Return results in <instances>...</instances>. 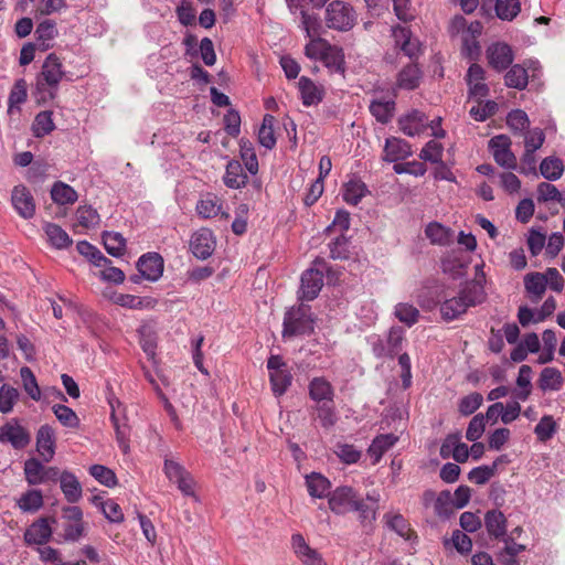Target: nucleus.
<instances>
[{"label":"nucleus","mask_w":565,"mask_h":565,"mask_svg":"<svg viewBox=\"0 0 565 565\" xmlns=\"http://www.w3.org/2000/svg\"><path fill=\"white\" fill-rule=\"evenodd\" d=\"M44 231L50 243L56 248H66L73 244L72 238L60 225L47 223Z\"/></svg>","instance_id":"36"},{"label":"nucleus","mask_w":565,"mask_h":565,"mask_svg":"<svg viewBox=\"0 0 565 565\" xmlns=\"http://www.w3.org/2000/svg\"><path fill=\"white\" fill-rule=\"evenodd\" d=\"M483 402V397L480 393L473 392L467 396H463L458 405V411L463 416H469L473 414Z\"/></svg>","instance_id":"60"},{"label":"nucleus","mask_w":565,"mask_h":565,"mask_svg":"<svg viewBox=\"0 0 565 565\" xmlns=\"http://www.w3.org/2000/svg\"><path fill=\"white\" fill-rule=\"evenodd\" d=\"M393 38L395 46L408 56L413 62L423 54L422 44L417 39H412V32L404 26H396L393 29Z\"/></svg>","instance_id":"9"},{"label":"nucleus","mask_w":565,"mask_h":565,"mask_svg":"<svg viewBox=\"0 0 565 565\" xmlns=\"http://www.w3.org/2000/svg\"><path fill=\"white\" fill-rule=\"evenodd\" d=\"M216 241L213 232L202 227L190 239V249L198 259H207L215 250Z\"/></svg>","instance_id":"8"},{"label":"nucleus","mask_w":565,"mask_h":565,"mask_svg":"<svg viewBox=\"0 0 565 565\" xmlns=\"http://www.w3.org/2000/svg\"><path fill=\"white\" fill-rule=\"evenodd\" d=\"M426 115L417 109L398 119L399 129L407 136L414 137L424 131Z\"/></svg>","instance_id":"20"},{"label":"nucleus","mask_w":565,"mask_h":565,"mask_svg":"<svg viewBox=\"0 0 565 565\" xmlns=\"http://www.w3.org/2000/svg\"><path fill=\"white\" fill-rule=\"evenodd\" d=\"M52 115L53 113L51 110H44L35 116L32 125L33 134L35 137H44L55 129Z\"/></svg>","instance_id":"46"},{"label":"nucleus","mask_w":565,"mask_h":565,"mask_svg":"<svg viewBox=\"0 0 565 565\" xmlns=\"http://www.w3.org/2000/svg\"><path fill=\"white\" fill-rule=\"evenodd\" d=\"M20 376L22 379L23 387L28 395L34 399L39 401L41 398V391L38 385V381L35 379L34 373L29 366H23L20 370Z\"/></svg>","instance_id":"54"},{"label":"nucleus","mask_w":565,"mask_h":565,"mask_svg":"<svg viewBox=\"0 0 565 565\" xmlns=\"http://www.w3.org/2000/svg\"><path fill=\"white\" fill-rule=\"evenodd\" d=\"M316 317L311 307L305 303L292 306L284 316L282 332L284 339L298 335H310L315 332Z\"/></svg>","instance_id":"2"},{"label":"nucleus","mask_w":565,"mask_h":565,"mask_svg":"<svg viewBox=\"0 0 565 565\" xmlns=\"http://www.w3.org/2000/svg\"><path fill=\"white\" fill-rule=\"evenodd\" d=\"M443 150L444 147L441 143L429 140L422 149L419 158L431 163L440 162L443 159Z\"/></svg>","instance_id":"64"},{"label":"nucleus","mask_w":565,"mask_h":565,"mask_svg":"<svg viewBox=\"0 0 565 565\" xmlns=\"http://www.w3.org/2000/svg\"><path fill=\"white\" fill-rule=\"evenodd\" d=\"M487 58L492 68L501 72L512 64L514 57L510 45L497 42L487 49Z\"/></svg>","instance_id":"12"},{"label":"nucleus","mask_w":565,"mask_h":565,"mask_svg":"<svg viewBox=\"0 0 565 565\" xmlns=\"http://www.w3.org/2000/svg\"><path fill=\"white\" fill-rule=\"evenodd\" d=\"M507 518L498 509L489 510L484 514V526L490 537L500 540L507 534Z\"/></svg>","instance_id":"17"},{"label":"nucleus","mask_w":565,"mask_h":565,"mask_svg":"<svg viewBox=\"0 0 565 565\" xmlns=\"http://www.w3.org/2000/svg\"><path fill=\"white\" fill-rule=\"evenodd\" d=\"M308 390L310 398L318 404L333 402L334 390L331 383L324 377H313L308 385Z\"/></svg>","instance_id":"18"},{"label":"nucleus","mask_w":565,"mask_h":565,"mask_svg":"<svg viewBox=\"0 0 565 565\" xmlns=\"http://www.w3.org/2000/svg\"><path fill=\"white\" fill-rule=\"evenodd\" d=\"M18 507L23 512H36L43 507V494L39 489H31L24 492L18 500Z\"/></svg>","instance_id":"39"},{"label":"nucleus","mask_w":565,"mask_h":565,"mask_svg":"<svg viewBox=\"0 0 565 565\" xmlns=\"http://www.w3.org/2000/svg\"><path fill=\"white\" fill-rule=\"evenodd\" d=\"M28 97V84L24 78L15 81L8 98L9 111L24 103Z\"/></svg>","instance_id":"59"},{"label":"nucleus","mask_w":565,"mask_h":565,"mask_svg":"<svg viewBox=\"0 0 565 565\" xmlns=\"http://www.w3.org/2000/svg\"><path fill=\"white\" fill-rule=\"evenodd\" d=\"M31 441V435L26 428L19 424L17 418L8 420L0 426V443L10 444L14 449H24Z\"/></svg>","instance_id":"5"},{"label":"nucleus","mask_w":565,"mask_h":565,"mask_svg":"<svg viewBox=\"0 0 565 565\" xmlns=\"http://www.w3.org/2000/svg\"><path fill=\"white\" fill-rule=\"evenodd\" d=\"M397 440L398 437L394 434H382L376 436L367 449L369 455L373 458V463H377L384 452L392 448Z\"/></svg>","instance_id":"28"},{"label":"nucleus","mask_w":565,"mask_h":565,"mask_svg":"<svg viewBox=\"0 0 565 565\" xmlns=\"http://www.w3.org/2000/svg\"><path fill=\"white\" fill-rule=\"evenodd\" d=\"M467 309V305L463 302L459 295L457 297L445 299L440 303V313L443 319L446 321H452L457 319L459 316L465 313Z\"/></svg>","instance_id":"31"},{"label":"nucleus","mask_w":565,"mask_h":565,"mask_svg":"<svg viewBox=\"0 0 565 565\" xmlns=\"http://www.w3.org/2000/svg\"><path fill=\"white\" fill-rule=\"evenodd\" d=\"M102 238L104 247L109 255L114 257L124 255L126 249V239L120 233L104 232Z\"/></svg>","instance_id":"37"},{"label":"nucleus","mask_w":565,"mask_h":565,"mask_svg":"<svg viewBox=\"0 0 565 565\" xmlns=\"http://www.w3.org/2000/svg\"><path fill=\"white\" fill-rule=\"evenodd\" d=\"M348 237L341 233L338 237H335L329 245L330 247V257L332 259H347L349 258V249H348Z\"/></svg>","instance_id":"63"},{"label":"nucleus","mask_w":565,"mask_h":565,"mask_svg":"<svg viewBox=\"0 0 565 565\" xmlns=\"http://www.w3.org/2000/svg\"><path fill=\"white\" fill-rule=\"evenodd\" d=\"M78 224L85 228H92L99 224L100 217L90 205L78 206L76 211Z\"/></svg>","instance_id":"56"},{"label":"nucleus","mask_w":565,"mask_h":565,"mask_svg":"<svg viewBox=\"0 0 565 565\" xmlns=\"http://www.w3.org/2000/svg\"><path fill=\"white\" fill-rule=\"evenodd\" d=\"M315 409L317 412V418L320 420L323 428L329 429L337 424L338 415L333 402L319 403Z\"/></svg>","instance_id":"45"},{"label":"nucleus","mask_w":565,"mask_h":565,"mask_svg":"<svg viewBox=\"0 0 565 565\" xmlns=\"http://www.w3.org/2000/svg\"><path fill=\"white\" fill-rule=\"evenodd\" d=\"M395 316L401 322L411 327L417 322L419 311L413 305L402 302L395 306Z\"/></svg>","instance_id":"61"},{"label":"nucleus","mask_w":565,"mask_h":565,"mask_svg":"<svg viewBox=\"0 0 565 565\" xmlns=\"http://www.w3.org/2000/svg\"><path fill=\"white\" fill-rule=\"evenodd\" d=\"M508 87L523 90L529 83V75L525 67L520 64L512 65L504 76Z\"/></svg>","instance_id":"33"},{"label":"nucleus","mask_w":565,"mask_h":565,"mask_svg":"<svg viewBox=\"0 0 565 565\" xmlns=\"http://www.w3.org/2000/svg\"><path fill=\"white\" fill-rule=\"evenodd\" d=\"M307 487L309 494L315 498H323L329 494L330 481L320 473L312 472L307 477Z\"/></svg>","instance_id":"40"},{"label":"nucleus","mask_w":565,"mask_h":565,"mask_svg":"<svg viewBox=\"0 0 565 565\" xmlns=\"http://www.w3.org/2000/svg\"><path fill=\"white\" fill-rule=\"evenodd\" d=\"M52 411L63 426L68 428L79 427L81 420L71 407L63 404H55Z\"/></svg>","instance_id":"50"},{"label":"nucleus","mask_w":565,"mask_h":565,"mask_svg":"<svg viewBox=\"0 0 565 565\" xmlns=\"http://www.w3.org/2000/svg\"><path fill=\"white\" fill-rule=\"evenodd\" d=\"M507 125L514 135L523 136L530 129V119L522 109H513L507 116Z\"/></svg>","instance_id":"35"},{"label":"nucleus","mask_w":565,"mask_h":565,"mask_svg":"<svg viewBox=\"0 0 565 565\" xmlns=\"http://www.w3.org/2000/svg\"><path fill=\"white\" fill-rule=\"evenodd\" d=\"M51 198L58 205L73 204L77 201V193L71 185L57 181L51 189Z\"/></svg>","instance_id":"32"},{"label":"nucleus","mask_w":565,"mask_h":565,"mask_svg":"<svg viewBox=\"0 0 565 565\" xmlns=\"http://www.w3.org/2000/svg\"><path fill=\"white\" fill-rule=\"evenodd\" d=\"M486 428V420L484 415L479 413L475 415L471 420L469 422L467 431H466V438L469 441H477L482 434L484 433Z\"/></svg>","instance_id":"62"},{"label":"nucleus","mask_w":565,"mask_h":565,"mask_svg":"<svg viewBox=\"0 0 565 565\" xmlns=\"http://www.w3.org/2000/svg\"><path fill=\"white\" fill-rule=\"evenodd\" d=\"M224 184L231 189H241L248 181L247 174L244 172L243 166L237 160H231L226 166Z\"/></svg>","instance_id":"25"},{"label":"nucleus","mask_w":565,"mask_h":565,"mask_svg":"<svg viewBox=\"0 0 565 565\" xmlns=\"http://www.w3.org/2000/svg\"><path fill=\"white\" fill-rule=\"evenodd\" d=\"M321 61L331 72L339 73L341 75L344 74L345 61L344 53L341 47L326 43Z\"/></svg>","instance_id":"22"},{"label":"nucleus","mask_w":565,"mask_h":565,"mask_svg":"<svg viewBox=\"0 0 565 565\" xmlns=\"http://www.w3.org/2000/svg\"><path fill=\"white\" fill-rule=\"evenodd\" d=\"M137 269L149 281H157L163 274V258L156 252L140 256L137 262Z\"/></svg>","instance_id":"11"},{"label":"nucleus","mask_w":565,"mask_h":565,"mask_svg":"<svg viewBox=\"0 0 565 565\" xmlns=\"http://www.w3.org/2000/svg\"><path fill=\"white\" fill-rule=\"evenodd\" d=\"M380 509V494L375 491L367 493L365 497L361 494L352 505L351 512L358 513V520L363 529L373 530V524L377 518Z\"/></svg>","instance_id":"4"},{"label":"nucleus","mask_w":565,"mask_h":565,"mask_svg":"<svg viewBox=\"0 0 565 565\" xmlns=\"http://www.w3.org/2000/svg\"><path fill=\"white\" fill-rule=\"evenodd\" d=\"M521 11L519 0H497L495 13L499 19L512 21Z\"/></svg>","instance_id":"51"},{"label":"nucleus","mask_w":565,"mask_h":565,"mask_svg":"<svg viewBox=\"0 0 565 565\" xmlns=\"http://www.w3.org/2000/svg\"><path fill=\"white\" fill-rule=\"evenodd\" d=\"M354 21L353 8L343 1L334 0L326 10V23L330 29L349 31L353 28Z\"/></svg>","instance_id":"3"},{"label":"nucleus","mask_w":565,"mask_h":565,"mask_svg":"<svg viewBox=\"0 0 565 565\" xmlns=\"http://www.w3.org/2000/svg\"><path fill=\"white\" fill-rule=\"evenodd\" d=\"M299 90L302 104L307 107L317 105L322 100L323 92L309 77L299 78Z\"/></svg>","instance_id":"27"},{"label":"nucleus","mask_w":565,"mask_h":565,"mask_svg":"<svg viewBox=\"0 0 565 565\" xmlns=\"http://www.w3.org/2000/svg\"><path fill=\"white\" fill-rule=\"evenodd\" d=\"M369 108L377 121L386 124L394 115L395 103L393 100H373Z\"/></svg>","instance_id":"47"},{"label":"nucleus","mask_w":565,"mask_h":565,"mask_svg":"<svg viewBox=\"0 0 565 565\" xmlns=\"http://www.w3.org/2000/svg\"><path fill=\"white\" fill-rule=\"evenodd\" d=\"M65 75L61 60L55 53L46 56L41 72L36 75L32 95L38 105H45L53 100L58 90V85Z\"/></svg>","instance_id":"1"},{"label":"nucleus","mask_w":565,"mask_h":565,"mask_svg":"<svg viewBox=\"0 0 565 565\" xmlns=\"http://www.w3.org/2000/svg\"><path fill=\"white\" fill-rule=\"evenodd\" d=\"M384 518L386 519V525L405 540L409 541L413 536H416L402 514H385Z\"/></svg>","instance_id":"44"},{"label":"nucleus","mask_w":565,"mask_h":565,"mask_svg":"<svg viewBox=\"0 0 565 565\" xmlns=\"http://www.w3.org/2000/svg\"><path fill=\"white\" fill-rule=\"evenodd\" d=\"M11 202L21 217L31 218L34 216L35 202L31 192L24 185H17L13 188Z\"/></svg>","instance_id":"14"},{"label":"nucleus","mask_w":565,"mask_h":565,"mask_svg":"<svg viewBox=\"0 0 565 565\" xmlns=\"http://www.w3.org/2000/svg\"><path fill=\"white\" fill-rule=\"evenodd\" d=\"M540 172L546 180L556 181L563 175V161L557 157H547L542 160L540 164Z\"/></svg>","instance_id":"38"},{"label":"nucleus","mask_w":565,"mask_h":565,"mask_svg":"<svg viewBox=\"0 0 565 565\" xmlns=\"http://www.w3.org/2000/svg\"><path fill=\"white\" fill-rule=\"evenodd\" d=\"M556 430L557 424L551 415H544L534 428L537 439L543 443L550 440Z\"/></svg>","instance_id":"53"},{"label":"nucleus","mask_w":565,"mask_h":565,"mask_svg":"<svg viewBox=\"0 0 565 565\" xmlns=\"http://www.w3.org/2000/svg\"><path fill=\"white\" fill-rule=\"evenodd\" d=\"M291 545L295 554L306 565H327L322 559L321 555L313 548H311L305 537L297 533L291 536Z\"/></svg>","instance_id":"15"},{"label":"nucleus","mask_w":565,"mask_h":565,"mask_svg":"<svg viewBox=\"0 0 565 565\" xmlns=\"http://www.w3.org/2000/svg\"><path fill=\"white\" fill-rule=\"evenodd\" d=\"M360 493L352 487L341 486L332 491L329 495L330 510L338 514L343 515L351 512L352 505L359 498Z\"/></svg>","instance_id":"6"},{"label":"nucleus","mask_w":565,"mask_h":565,"mask_svg":"<svg viewBox=\"0 0 565 565\" xmlns=\"http://www.w3.org/2000/svg\"><path fill=\"white\" fill-rule=\"evenodd\" d=\"M274 122L275 117L269 114H266L263 118V122L258 131L259 143L268 150H271L276 146Z\"/></svg>","instance_id":"41"},{"label":"nucleus","mask_w":565,"mask_h":565,"mask_svg":"<svg viewBox=\"0 0 565 565\" xmlns=\"http://www.w3.org/2000/svg\"><path fill=\"white\" fill-rule=\"evenodd\" d=\"M269 381L274 395L279 397L284 395L291 385L292 375L288 369L281 372L271 371V373H269Z\"/></svg>","instance_id":"43"},{"label":"nucleus","mask_w":565,"mask_h":565,"mask_svg":"<svg viewBox=\"0 0 565 565\" xmlns=\"http://www.w3.org/2000/svg\"><path fill=\"white\" fill-rule=\"evenodd\" d=\"M452 545L461 555H468L472 550V540L462 531L455 530L450 539L444 540V546L447 548Z\"/></svg>","instance_id":"48"},{"label":"nucleus","mask_w":565,"mask_h":565,"mask_svg":"<svg viewBox=\"0 0 565 565\" xmlns=\"http://www.w3.org/2000/svg\"><path fill=\"white\" fill-rule=\"evenodd\" d=\"M422 70L416 63L404 66L397 75V86L403 89L413 90L420 84Z\"/></svg>","instance_id":"23"},{"label":"nucleus","mask_w":565,"mask_h":565,"mask_svg":"<svg viewBox=\"0 0 565 565\" xmlns=\"http://www.w3.org/2000/svg\"><path fill=\"white\" fill-rule=\"evenodd\" d=\"M460 298L467 305V307H473L477 303H480L483 299V288L477 282L468 284L465 288H462L459 294Z\"/></svg>","instance_id":"55"},{"label":"nucleus","mask_w":565,"mask_h":565,"mask_svg":"<svg viewBox=\"0 0 565 565\" xmlns=\"http://www.w3.org/2000/svg\"><path fill=\"white\" fill-rule=\"evenodd\" d=\"M499 541L504 543V547L498 553V558L504 565H516V556L526 550V546L515 542L512 535L505 534Z\"/></svg>","instance_id":"24"},{"label":"nucleus","mask_w":565,"mask_h":565,"mask_svg":"<svg viewBox=\"0 0 565 565\" xmlns=\"http://www.w3.org/2000/svg\"><path fill=\"white\" fill-rule=\"evenodd\" d=\"M56 436L55 430L49 424L40 426L36 431V450L44 462H50L55 455Z\"/></svg>","instance_id":"13"},{"label":"nucleus","mask_w":565,"mask_h":565,"mask_svg":"<svg viewBox=\"0 0 565 565\" xmlns=\"http://www.w3.org/2000/svg\"><path fill=\"white\" fill-rule=\"evenodd\" d=\"M114 303L129 308V309H141L151 305V298H140L129 294L115 292L111 297Z\"/></svg>","instance_id":"49"},{"label":"nucleus","mask_w":565,"mask_h":565,"mask_svg":"<svg viewBox=\"0 0 565 565\" xmlns=\"http://www.w3.org/2000/svg\"><path fill=\"white\" fill-rule=\"evenodd\" d=\"M57 35L56 23L53 20H44L40 22L35 29L38 47L41 52L50 50L52 40Z\"/></svg>","instance_id":"26"},{"label":"nucleus","mask_w":565,"mask_h":565,"mask_svg":"<svg viewBox=\"0 0 565 565\" xmlns=\"http://www.w3.org/2000/svg\"><path fill=\"white\" fill-rule=\"evenodd\" d=\"M367 192L364 182L360 179H351L344 184L343 200L349 204L356 205Z\"/></svg>","instance_id":"34"},{"label":"nucleus","mask_w":565,"mask_h":565,"mask_svg":"<svg viewBox=\"0 0 565 565\" xmlns=\"http://www.w3.org/2000/svg\"><path fill=\"white\" fill-rule=\"evenodd\" d=\"M425 234L433 244L447 245L450 241V230L437 222L429 223Z\"/></svg>","instance_id":"52"},{"label":"nucleus","mask_w":565,"mask_h":565,"mask_svg":"<svg viewBox=\"0 0 565 565\" xmlns=\"http://www.w3.org/2000/svg\"><path fill=\"white\" fill-rule=\"evenodd\" d=\"M524 287L526 292L534 296V301H537L544 295L547 287V278L543 273H529L524 277Z\"/></svg>","instance_id":"30"},{"label":"nucleus","mask_w":565,"mask_h":565,"mask_svg":"<svg viewBox=\"0 0 565 565\" xmlns=\"http://www.w3.org/2000/svg\"><path fill=\"white\" fill-rule=\"evenodd\" d=\"M61 490L70 503H76L82 498V484L76 476L67 470H64L60 477Z\"/></svg>","instance_id":"19"},{"label":"nucleus","mask_w":565,"mask_h":565,"mask_svg":"<svg viewBox=\"0 0 565 565\" xmlns=\"http://www.w3.org/2000/svg\"><path fill=\"white\" fill-rule=\"evenodd\" d=\"M385 157L384 159L388 162H398L399 160H404L407 157L412 156V147L411 145L399 138H387L384 147Z\"/></svg>","instance_id":"16"},{"label":"nucleus","mask_w":565,"mask_h":565,"mask_svg":"<svg viewBox=\"0 0 565 565\" xmlns=\"http://www.w3.org/2000/svg\"><path fill=\"white\" fill-rule=\"evenodd\" d=\"M18 398V390L8 384H3L0 387V412L2 414L10 413L14 404L17 403Z\"/></svg>","instance_id":"58"},{"label":"nucleus","mask_w":565,"mask_h":565,"mask_svg":"<svg viewBox=\"0 0 565 565\" xmlns=\"http://www.w3.org/2000/svg\"><path fill=\"white\" fill-rule=\"evenodd\" d=\"M298 299L311 301L316 299L323 286V271L319 268H309L301 275Z\"/></svg>","instance_id":"7"},{"label":"nucleus","mask_w":565,"mask_h":565,"mask_svg":"<svg viewBox=\"0 0 565 565\" xmlns=\"http://www.w3.org/2000/svg\"><path fill=\"white\" fill-rule=\"evenodd\" d=\"M44 465L38 458H29L24 461V477L30 486L43 483Z\"/></svg>","instance_id":"42"},{"label":"nucleus","mask_w":565,"mask_h":565,"mask_svg":"<svg viewBox=\"0 0 565 565\" xmlns=\"http://www.w3.org/2000/svg\"><path fill=\"white\" fill-rule=\"evenodd\" d=\"M532 374L533 370L530 365L523 364L519 369V374L516 377L518 390L514 391V397L522 402L526 401L532 393Z\"/></svg>","instance_id":"29"},{"label":"nucleus","mask_w":565,"mask_h":565,"mask_svg":"<svg viewBox=\"0 0 565 565\" xmlns=\"http://www.w3.org/2000/svg\"><path fill=\"white\" fill-rule=\"evenodd\" d=\"M55 518H40L33 522L24 532V541L26 544L44 545L52 536L51 523H55Z\"/></svg>","instance_id":"10"},{"label":"nucleus","mask_w":565,"mask_h":565,"mask_svg":"<svg viewBox=\"0 0 565 565\" xmlns=\"http://www.w3.org/2000/svg\"><path fill=\"white\" fill-rule=\"evenodd\" d=\"M537 387L543 392L559 391L564 384V377L556 367H544L537 379Z\"/></svg>","instance_id":"21"},{"label":"nucleus","mask_w":565,"mask_h":565,"mask_svg":"<svg viewBox=\"0 0 565 565\" xmlns=\"http://www.w3.org/2000/svg\"><path fill=\"white\" fill-rule=\"evenodd\" d=\"M89 473L105 487L114 488L117 484V477L115 472L103 465L90 466Z\"/></svg>","instance_id":"57"}]
</instances>
